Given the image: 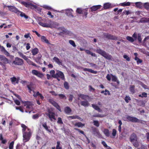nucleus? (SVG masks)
Masks as SVG:
<instances>
[{
    "label": "nucleus",
    "mask_w": 149,
    "mask_h": 149,
    "mask_svg": "<svg viewBox=\"0 0 149 149\" xmlns=\"http://www.w3.org/2000/svg\"><path fill=\"white\" fill-rule=\"evenodd\" d=\"M130 141L135 147H137L139 146L137 136L134 133H133L131 135Z\"/></svg>",
    "instance_id": "f257e3e1"
},
{
    "label": "nucleus",
    "mask_w": 149,
    "mask_h": 149,
    "mask_svg": "<svg viewBox=\"0 0 149 149\" xmlns=\"http://www.w3.org/2000/svg\"><path fill=\"white\" fill-rule=\"evenodd\" d=\"M96 52L108 60H110L111 59L112 56L111 55L101 49H97Z\"/></svg>",
    "instance_id": "f03ea898"
},
{
    "label": "nucleus",
    "mask_w": 149,
    "mask_h": 149,
    "mask_svg": "<svg viewBox=\"0 0 149 149\" xmlns=\"http://www.w3.org/2000/svg\"><path fill=\"white\" fill-rule=\"evenodd\" d=\"M31 136V131H29L28 132L23 133V140L24 141V142L28 141L30 139Z\"/></svg>",
    "instance_id": "7ed1b4c3"
},
{
    "label": "nucleus",
    "mask_w": 149,
    "mask_h": 149,
    "mask_svg": "<svg viewBox=\"0 0 149 149\" xmlns=\"http://www.w3.org/2000/svg\"><path fill=\"white\" fill-rule=\"evenodd\" d=\"M44 27L52 28L58 26V24L56 22H52L51 21H49L47 23H44Z\"/></svg>",
    "instance_id": "20e7f679"
},
{
    "label": "nucleus",
    "mask_w": 149,
    "mask_h": 149,
    "mask_svg": "<svg viewBox=\"0 0 149 149\" xmlns=\"http://www.w3.org/2000/svg\"><path fill=\"white\" fill-rule=\"evenodd\" d=\"M13 63L18 65H22L24 64V61L23 59L17 57L15 58V60L13 62Z\"/></svg>",
    "instance_id": "39448f33"
},
{
    "label": "nucleus",
    "mask_w": 149,
    "mask_h": 149,
    "mask_svg": "<svg viewBox=\"0 0 149 149\" xmlns=\"http://www.w3.org/2000/svg\"><path fill=\"white\" fill-rule=\"evenodd\" d=\"M22 102L24 104V106H26V108L30 110H33V104L31 102L29 101H22Z\"/></svg>",
    "instance_id": "423d86ee"
},
{
    "label": "nucleus",
    "mask_w": 149,
    "mask_h": 149,
    "mask_svg": "<svg viewBox=\"0 0 149 149\" xmlns=\"http://www.w3.org/2000/svg\"><path fill=\"white\" fill-rule=\"evenodd\" d=\"M126 118L127 120L128 121H131L132 122H140V120L138 118L134 117L131 116H126Z\"/></svg>",
    "instance_id": "0eeeda50"
},
{
    "label": "nucleus",
    "mask_w": 149,
    "mask_h": 149,
    "mask_svg": "<svg viewBox=\"0 0 149 149\" xmlns=\"http://www.w3.org/2000/svg\"><path fill=\"white\" fill-rule=\"evenodd\" d=\"M104 37L109 39L112 40H117V38L115 36H113L108 33H105L103 34Z\"/></svg>",
    "instance_id": "6e6552de"
},
{
    "label": "nucleus",
    "mask_w": 149,
    "mask_h": 149,
    "mask_svg": "<svg viewBox=\"0 0 149 149\" xmlns=\"http://www.w3.org/2000/svg\"><path fill=\"white\" fill-rule=\"evenodd\" d=\"M54 78H60L62 79H65L64 75L63 73L61 71H57V73L55 74V76Z\"/></svg>",
    "instance_id": "1a4fd4ad"
},
{
    "label": "nucleus",
    "mask_w": 149,
    "mask_h": 149,
    "mask_svg": "<svg viewBox=\"0 0 149 149\" xmlns=\"http://www.w3.org/2000/svg\"><path fill=\"white\" fill-rule=\"evenodd\" d=\"M19 79L20 78L19 77H16L15 76L10 78V80L12 83L14 85H15L16 84H18V83Z\"/></svg>",
    "instance_id": "9d476101"
},
{
    "label": "nucleus",
    "mask_w": 149,
    "mask_h": 149,
    "mask_svg": "<svg viewBox=\"0 0 149 149\" xmlns=\"http://www.w3.org/2000/svg\"><path fill=\"white\" fill-rule=\"evenodd\" d=\"M46 114L48 116L51 120L52 121L53 119L56 120L55 118V114L53 112L48 111V113Z\"/></svg>",
    "instance_id": "9b49d317"
},
{
    "label": "nucleus",
    "mask_w": 149,
    "mask_h": 149,
    "mask_svg": "<svg viewBox=\"0 0 149 149\" xmlns=\"http://www.w3.org/2000/svg\"><path fill=\"white\" fill-rule=\"evenodd\" d=\"M49 102L52 104L54 106L56 107L59 111H61V109L60 106L58 104L52 100H49Z\"/></svg>",
    "instance_id": "f8f14e48"
},
{
    "label": "nucleus",
    "mask_w": 149,
    "mask_h": 149,
    "mask_svg": "<svg viewBox=\"0 0 149 149\" xmlns=\"http://www.w3.org/2000/svg\"><path fill=\"white\" fill-rule=\"evenodd\" d=\"M0 61H2L4 64L9 63L8 59L4 56L1 55H0Z\"/></svg>",
    "instance_id": "ddd939ff"
},
{
    "label": "nucleus",
    "mask_w": 149,
    "mask_h": 149,
    "mask_svg": "<svg viewBox=\"0 0 149 149\" xmlns=\"http://www.w3.org/2000/svg\"><path fill=\"white\" fill-rule=\"evenodd\" d=\"M6 6L8 8L9 10L10 11L16 13L18 12V10L14 6Z\"/></svg>",
    "instance_id": "4468645a"
},
{
    "label": "nucleus",
    "mask_w": 149,
    "mask_h": 149,
    "mask_svg": "<svg viewBox=\"0 0 149 149\" xmlns=\"http://www.w3.org/2000/svg\"><path fill=\"white\" fill-rule=\"evenodd\" d=\"M67 15L69 17H73L74 15H73V12L72 9H67L66 10Z\"/></svg>",
    "instance_id": "2eb2a0df"
},
{
    "label": "nucleus",
    "mask_w": 149,
    "mask_h": 149,
    "mask_svg": "<svg viewBox=\"0 0 149 149\" xmlns=\"http://www.w3.org/2000/svg\"><path fill=\"white\" fill-rule=\"evenodd\" d=\"M78 96L79 97L81 98L83 100L88 99L90 98L88 95L81 94H79L78 95Z\"/></svg>",
    "instance_id": "dca6fc26"
},
{
    "label": "nucleus",
    "mask_w": 149,
    "mask_h": 149,
    "mask_svg": "<svg viewBox=\"0 0 149 149\" xmlns=\"http://www.w3.org/2000/svg\"><path fill=\"white\" fill-rule=\"evenodd\" d=\"M31 8L33 9H35V10L39 13L41 12V9L40 8L33 4H32Z\"/></svg>",
    "instance_id": "f3484780"
},
{
    "label": "nucleus",
    "mask_w": 149,
    "mask_h": 149,
    "mask_svg": "<svg viewBox=\"0 0 149 149\" xmlns=\"http://www.w3.org/2000/svg\"><path fill=\"white\" fill-rule=\"evenodd\" d=\"M53 59L58 65H62V61L60 60L58 58L54 57L53 58Z\"/></svg>",
    "instance_id": "a211bd4d"
},
{
    "label": "nucleus",
    "mask_w": 149,
    "mask_h": 149,
    "mask_svg": "<svg viewBox=\"0 0 149 149\" xmlns=\"http://www.w3.org/2000/svg\"><path fill=\"white\" fill-rule=\"evenodd\" d=\"M21 3L24 5L26 7L31 8V7L32 4L30 3H27L24 1H20Z\"/></svg>",
    "instance_id": "6ab92c4d"
},
{
    "label": "nucleus",
    "mask_w": 149,
    "mask_h": 149,
    "mask_svg": "<svg viewBox=\"0 0 149 149\" xmlns=\"http://www.w3.org/2000/svg\"><path fill=\"white\" fill-rule=\"evenodd\" d=\"M112 7L111 4L109 3H106L104 4L103 8L104 9L109 8Z\"/></svg>",
    "instance_id": "aec40b11"
},
{
    "label": "nucleus",
    "mask_w": 149,
    "mask_h": 149,
    "mask_svg": "<svg viewBox=\"0 0 149 149\" xmlns=\"http://www.w3.org/2000/svg\"><path fill=\"white\" fill-rule=\"evenodd\" d=\"M21 126L22 128V131L23 133L26 132L25 131L26 130H27L28 131H31L30 130H29V129L24 124H22L21 125Z\"/></svg>",
    "instance_id": "412c9836"
},
{
    "label": "nucleus",
    "mask_w": 149,
    "mask_h": 149,
    "mask_svg": "<svg viewBox=\"0 0 149 149\" xmlns=\"http://www.w3.org/2000/svg\"><path fill=\"white\" fill-rule=\"evenodd\" d=\"M26 60L27 63L29 65H32L33 66H36V65L33 63L32 61H31L30 59H28L27 57L24 59Z\"/></svg>",
    "instance_id": "4be33fe9"
},
{
    "label": "nucleus",
    "mask_w": 149,
    "mask_h": 149,
    "mask_svg": "<svg viewBox=\"0 0 149 149\" xmlns=\"http://www.w3.org/2000/svg\"><path fill=\"white\" fill-rule=\"evenodd\" d=\"M42 126L46 131H47L49 132H51V130L50 129H49V127L47 126V123H43L42 124Z\"/></svg>",
    "instance_id": "5701e85b"
},
{
    "label": "nucleus",
    "mask_w": 149,
    "mask_h": 149,
    "mask_svg": "<svg viewBox=\"0 0 149 149\" xmlns=\"http://www.w3.org/2000/svg\"><path fill=\"white\" fill-rule=\"evenodd\" d=\"M101 6L100 5H97L93 6L91 8V11H95L100 8Z\"/></svg>",
    "instance_id": "b1692460"
},
{
    "label": "nucleus",
    "mask_w": 149,
    "mask_h": 149,
    "mask_svg": "<svg viewBox=\"0 0 149 149\" xmlns=\"http://www.w3.org/2000/svg\"><path fill=\"white\" fill-rule=\"evenodd\" d=\"M42 57V55L40 54H39L37 57L35 58L34 59L35 61L37 63H39L40 62V60Z\"/></svg>",
    "instance_id": "393cba45"
},
{
    "label": "nucleus",
    "mask_w": 149,
    "mask_h": 149,
    "mask_svg": "<svg viewBox=\"0 0 149 149\" xmlns=\"http://www.w3.org/2000/svg\"><path fill=\"white\" fill-rule=\"evenodd\" d=\"M38 52V49L37 48L32 49L31 51L32 55L33 56H35L37 54Z\"/></svg>",
    "instance_id": "a878e982"
},
{
    "label": "nucleus",
    "mask_w": 149,
    "mask_h": 149,
    "mask_svg": "<svg viewBox=\"0 0 149 149\" xmlns=\"http://www.w3.org/2000/svg\"><path fill=\"white\" fill-rule=\"evenodd\" d=\"M92 107L95 110H97L99 112H102V111L100 108L97 105L94 104H92Z\"/></svg>",
    "instance_id": "bb28decb"
},
{
    "label": "nucleus",
    "mask_w": 149,
    "mask_h": 149,
    "mask_svg": "<svg viewBox=\"0 0 149 149\" xmlns=\"http://www.w3.org/2000/svg\"><path fill=\"white\" fill-rule=\"evenodd\" d=\"M93 134L97 136H100L101 135L99 130L96 128L93 129Z\"/></svg>",
    "instance_id": "cd10ccee"
},
{
    "label": "nucleus",
    "mask_w": 149,
    "mask_h": 149,
    "mask_svg": "<svg viewBox=\"0 0 149 149\" xmlns=\"http://www.w3.org/2000/svg\"><path fill=\"white\" fill-rule=\"evenodd\" d=\"M111 77L112 81L114 82H116L118 84H119V81L117 80V77L113 75L112 74H111Z\"/></svg>",
    "instance_id": "c85d7f7f"
},
{
    "label": "nucleus",
    "mask_w": 149,
    "mask_h": 149,
    "mask_svg": "<svg viewBox=\"0 0 149 149\" xmlns=\"http://www.w3.org/2000/svg\"><path fill=\"white\" fill-rule=\"evenodd\" d=\"M81 105L84 107H88L89 105V103L87 101H82L80 103Z\"/></svg>",
    "instance_id": "c756f323"
},
{
    "label": "nucleus",
    "mask_w": 149,
    "mask_h": 149,
    "mask_svg": "<svg viewBox=\"0 0 149 149\" xmlns=\"http://www.w3.org/2000/svg\"><path fill=\"white\" fill-rule=\"evenodd\" d=\"M17 13V14L18 15L20 14V16L21 17H24V18L26 19H28V17L27 16L25 15L24 13L20 12L19 10H18V13Z\"/></svg>",
    "instance_id": "7c9ffc66"
},
{
    "label": "nucleus",
    "mask_w": 149,
    "mask_h": 149,
    "mask_svg": "<svg viewBox=\"0 0 149 149\" xmlns=\"http://www.w3.org/2000/svg\"><path fill=\"white\" fill-rule=\"evenodd\" d=\"M1 141V143L3 144L6 143L7 141L6 139H4L2 134H0V141Z\"/></svg>",
    "instance_id": "2f4dec72"
},
{
    "label": "nucleus",
    "mask_w": 149,
    "mask_h": 149,
    "mask_svg": "<svg viewBox=\"0 0 149 149\" xmlns=\"http://www.w3.org/2000/svg\"><path fill=\"white\" fill-rule=\"evenodd\" d=\"M64 111L67 114H69L71 111V110L68 107H67L65 108Z\"/></svg>",
    "instance_id": "473e14b6"
},
{
    "label": "nucleus",
    "mask_w": 149,
    "mask_h": 149,
    "mask_svg": "<svg viewBox=\"0 0 149 149\" xmlns=\"http://www.w3.org/2000/svg\"><path fill=\"white\" fill-rule=\"evenodd\" d=\"M75 126L77 127H82L85 125L84 124H83L81 122H78L75 123L74 124Z\"/></svg>",
    "instance_id": "72a5a7b5"
},
{
    "label": "nucleus",
    "mask_w": 149,
    "mask_h": 149,
    "mask_svg": "<svg viewBox=\"0 0 149 149\" xmlns=\"http://www.w3.org/2000/svg\"><path fill=\"white\" fill-rule=\"evenodd\" d=\"M103 132L105 135L107 136H109V132L108 130L107 129H104L103 131Z\"/></svg>",
    "instance_id": "f704fd0d"
},
{
    "label": "nucleus",
    "mask_w": 149,
    "mask_h": 149,
    "mask_svg": "<svg viewBox=\"0 0 149 149\" xmlns=\"http://www.w3.org/2000/svg\"><path fill=\"white\" fill-rule=\"evenodd\" d=\"M42 41L44 42L47 44H49V41L46 38V37L44 36H42L41 38Z\"/></svg>",
    "instance_id": "c9c22d12"
},
{
    "label": "nucleus",
    "mask_w": 149,
    "mask_h": 149,
    "mask_svg": "<svg viewBox=\"0 0 149 149\" xmlns=\"http://www.w3.org/2000/svg\"><path fill=\"white\" fill-rule=\"evenodd\" d=\"M131 3L130 2H124L123 3H120V5L121 6H129L130 5Z\"/></svg>",
    "instance_id": "e433bc0d"
},
{
    "label": "nucleus",
    "mask_w": 149,
    "mask_h": 149,
    "mask_svg": "<svg viewBox=\"0 0 149 149\" xmlns=\"http://www.w3.org/2000/svg\"><path fill=\"white\" fill-rule=\"evenodd\" d=\"M135 5L137 8H141L142 7V4L141 2H137L135 3Z\"/></svg>",
    "instance_id": "4c0bfd02"
},
{
    "label": "nucleus",
    "mask_w": 149,
    "mask_h": 149,
    "mask_svg": "<svg viewBox=\"0 0 149 149\" xmlns=\"http://www.w3.org/2000/svg\"><path fill=\"white\" fill-rule=\"evenodd\" d=\"M126 39L129 41L131 42H133L134 41V38H133L132 37L129 36H127L126 37Z\"/></svg>",
    "instance_id": "58836bf2"
},
{
    "label": "nucleus",
    "mask_w": 149,
    "mask_h": 149,
    "mask_svg": "<svg viewBox=\"0 0 149 149\" xmlns=\"http://www.w3.org/2000/svg\"><path fill=\"white\" fill-rule=\"evenodd\" d=\"M135 86L134 85H131L130 88V91L132 93H134V88Z\"/></svg>",
    "instance_id": "ea45409f"
},
{
    "label": "nucleus",
    "mask_w": 149,
    "mask_h": 149,
    "mask_svg": "<svg viewBox=\"0 0 149 149\" xmlns=\"http://www.w3.org/2000/svg\"><path fill=\"white\" fill-rule=\"evenodd\" d=\"M43 8L48 10H51L52 9V7L46 5H44L42 6Z\"/></svg>",
    "instance_id": "a19ab883"
},
{
    "label": "nucleus",
    "mask_w": 149,
    "mask_h": 149,
    "mask_svg": "<svg viewBox=\"0 0 149 149\" xmlns=\"http://www.w3.org/2000/svg\"><path fill=\"white\" fill-rule=\"evenodd\" d=\"M18 54L19 55L24 59L26 57L25 55H24L22 53L20 52H18Z\"/></svg>",
    "instance_id": "79ce46f5"
},
{
    "label": "nucleus",
    "mask_w": 149,
    "mask_h": 149,
    "mask_svg": "<svg viewBox=\"0 0 149 149\" xmlns=\"http://www.w3.org/2000/svg\"><path fill=\"white\" fill-rule=\"evenodd\" d=\"M134 59L136 61L137 63L138 64L141 63L142 61L141 59H139L137 57H135Z\"/></svg>",
    "instance_id": "37998d69"
},
{
    "label": "nucleus",
    "mask_w": 149,
    "mask_h": 149,
    "mask_svg": "<svg viewBox=\"0 0 149 149\" xmlns=\"http://www.w3.org/2000/svg\"><path fill=\"white\" fill-rule=\"evenodd\" d=\"M116 131L115 129H113L112 131V136L111 137L112 138H114L115 136L116 135Z\"/></svg>",
    "instance_id": "c03bdc74"
},
{
    "label": "nucleus",
    "mask_w": 149,
    "mask_h": 149,
    "mask_svg": "<svg viewBox=\"0 0 149 149\" xmlns=\"http://www.w3.org/2000/svg\"><path fill=\"white\" fill-rule=\"evenodd\" d=\"M82 14L84 15L85 18H86L87 17V15L88 14L87 9H84Z\"/></svg>",
    "instance_id": "a18cd8bd"
},
{
    "label": "nucleus",
    "mask_w": 149,
    "mask_h": 149,
    "mask_svg": "<svg viewBox=\"0 0 149 149\" xmlns=\"http://www.w3.org/2000/svg\"><path fill=\"white\" fill-rule=\"evenodd\" d=\"M14 143V141H13L10 143L9 146V149H13Z\"/></svg>",
    "instance_id": "49530a36"
},
{
    "label": "nucleus",
    "mask_w": 149,
    "mask_h": 149,
    "mask_svg": "<svg viewBox=\"0 0 149 149\" xmlns=\"http://www.w3.org/2000/svg\"><path fill=\"white\" fill-rule=\"evenodd\" d=\"M83 9L81 8H77L76 10V12L79 14H82L83 13Z\"/></svg>",
    "instance_id": "de8ad7c7"
},
{
    "label": "nucleus",
    "mask_w": 149,
    "mask_h": 149,
    "mask_svg": "<svg viewBox=\"0 0 149 149\" xmlns=\"http://www.w3.org/2000/svg\"><path fill=\"white\" fill-rule=\"evenodd\" d=\"M93 123L94 125L97 127H98L100 125V123L98 120H94Z\"/></svg>",
    "instance_id": "09e8293b"
},
{
    "label": "nucleus",
    "mask_w": 149,
    "mask_h": 149,
    "mask_svg": "<svg viewBox=\"0 0 149 149\" xmlns=\"http://www.w3.org/2000/svg\"><path fill=\"white\" fill-rule=\"evenodd\" d=\"M141 22H148V18H142L140 21Z\"/></svg>",
    "instance_id": "8fccbe9b"
},
{
    "label": "nucleus",
    "mask_w": 149,
    "mask_h": 149,
    "mask_svg": "<svg viewBox=\"0 0 149 149\" xmlns=\"http://www.w3.org/2000/svg\"><path fill=\"white\" fill-rule=\"evenodd\" d=\"M125 101L127 103H128L129 102V101L131 100V98L129 96H126L125 97Z\"/></svg>",
    "instance_id": "3c124183"
},
{
    "label": "nucleus",
    "mask_w": 149,
    "mask_h": 149,
    "mask_svg": "<svg viewBox=\"0 0 149 149\" xmlns=\"http://www.w3.org/2000/svg\"><path fill=\"white\" fill-rule=\"evenodd\" d=\"M58 95L60 98L64 99H66L67 98L66 97L64 94H59Z\"/></svg>",
    "instance_id": "603ef678"
},
{
    "label": "nucleus",
    "mask_w": 149,
    "mask_h": 149,
    "mask_svg": "<svg viewBox=\"0 0 149 149\" xmlns=\"http://www.w3.org/2000/svg\"><path fill=\"white\" fill-rule=\"evenodd\" d=\"M55 72L54 70H51L50 72V73L52 75V77L54 78L55 76Z\"/></svg>",
    "instance_id": "864d4df0"
},
{
    "label": "nucleus",
    "mask_w": 149,
    "mask_h": 149,
    "mask_svg": "<svg viewBox=\"0 0 149 149\" xmlns=\"http://www.w3.org/2000/svg\"><path fill=\"white\" fill-rule=\"evenodd\" d=\"M69 43L73 47H76V45H75V43L73 41L70 40H69Z\"/></svg>",
    "instance_id": "5fc2aeb1"
},
{
    "label": "nucleus",
    "mask_w": 149,
    "mask_h": 149,
    "mask_svg": "<svg viewBox=\"0 0 149 149\" xmlns=\"http://www.w3.org/2000/svg\"><path fill=\"white\" fill-rule=\"evenodd\" d=\"M37 76L39 78H42L43 77L44 75L42 73L39 72L37 74Z\"/></svg>",
    "instance_id": "6e6d98bb"
},
{
    "label": "nucleus",
    "mask_w": 149,
    "mask_h": 149,
    "mask_svg": "<svg viewBox=\"0 0 149 149\" xmlns=\"http://www.w3.org/2000/svg\"><path fill=\"white\" fill-rule=\"evenodd\" d=\"M60 142L57 141V145L56 146V149H62V147L60 146Z\"/></svg>",
    "instance_id": "4d7b16f0"
},
{
    "label": "nucleus",
    "mask_w": 149,
    "mask_h": 149,
    "mask_svg": "<svg viewBox=\"0 0 149 149\" xmlns=\"http://www.w3.org/2000/svg\"><path fill=\"white\" fill-rule=\"evenodd\" d=\"M64 87L66 89H69V86L68 85V84L67 82H65L64 83Z\"/></svg>",
    "instance_id": "13d9d810"
},
{
    "label": "nucleus",
    "mask_w": 149,
    "mask_h": 149,
    "mask_svg": "<svg viewBox=\"0 0 149 149\" xmlns=\"http://www.w3.org/2000/svg\"><path fill=\"white\" fill-rule=\"evenodd\" d=\"M137 38L139 41L141 42V35L140 33H138L137 35Z\"/></svg>",
    "instance_id": "bf43d9fd"
},
{
    "label": "nucleus",
    "mask_w": 149,
    "mask_h": 149,
    "mask_svg": "<svg viewBox=\"0 0 149 149\" xmlns=\"http://www.w3.org/2000/svg\"><path fill=\"white\" fill-rule=\"evenodd\" d=\"M40 116V115L39 114H36L33 115L32 116V118L33 119H36L38 118Z\"/></svg>",
    "instance_id": "052dcab7"
},
{
    "label": "nucleus",
    "mask_w": 149,
    "mask_h": 149,
    "mask_svg": "<svg viewBox=\"0 0 149 149\" xmlns=\"http://www.w3.org/2000/svg\"><path fill=\"white\" fill-rule=\"evenodd\" d=\"M39 72L38 71L36 70H33L32 71V73L33 74H34L36 76L37 75V74H38Z\"/></svg>",
    "instance_id": "680f3d73"
},
{
    "label": "nucleus",
    "mask_w": 149,
    "mask_h": 149,
    "mask_svg": "<svg viewBox=\"0 0 149 149\" xmlns=\"http://www.w3.org/2000/svg\"><path fill=\"white\" fill-rule=\"evenodd\" d=\"M123 58L125 59L127 61H130V58L128 57V56L127 55H124L123 56Z\"/></svg>",
    "instance_id": "e2e57ef3"
},
{
    "label": "nucleus",
    "mask_w": 149,
    "mask_h": 149,
    "mask_svg": "<svg viewBox=\"0 0 149 149\" xmlns=\"http://www.w3.org/2000/svg\"><path fill=\"white\" fill-rule=\"evenodd\" d=\"M144 7L147 9H149V3H145L144 5Z\"/></svg>",
    "instance_id": "0e129e2a"
},
{
    "label": "nucleus",
    "mask_w": 149,
    "mask_h": 149,
    "mask_svg": "<svg viewBox=\"0 0 149 149\" xmlns=\"http://www.w3.org/2000/svg\"><path fill=\"white\" fill-rule=\"evenodd\" d=\"M111 74H108L107 76L106 77V78L108 80L110 81L111 80Z\"/></svg>",
    "instance_id": "69168bd1"
},
{
    "label": "nucleus",
    "mask_w": 149,
    "mask_h": 149,
    "mask_svg": "<svg viewBox=\"0 0 149 149\" xmlns=\"http://www.w3.org/2000/svg\"><path fill=\"white\" fill-rule=\"evenodd\" d=\"M22 147V146L19 143H18L16 146V149H21Z\"/></svg>",
    "instance_id": "338daca9"
},
{
    "label": "nucleus",
    "mask_w": 149,
    "mask_h": 149,
    "mask_svg": "<svg viewBox=\"0 0 149 149\" xmlns=\"http://www.w3.org/2000/svg\"><path fill=\"white\" fill-rule=\"evenodd\" d=\"M146 138L147 141L149 142V132L147 133L146 134Z\"/></svg>",
    "instance_id": "774afa93"
}]
</instances>
